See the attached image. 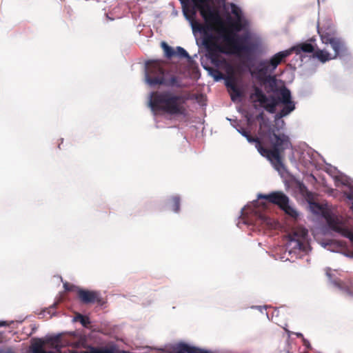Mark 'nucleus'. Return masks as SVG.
<instances>
[{
  "label": "nucleus",
  "instance_id": "1",
  "mask_svg": "<svg viewBox=\"0 0 353 353\" xmlns=\"http://www.w3.org/2000/svg\"><path fill=\"white\" fill-rule=\"evenodd\" d=\"M245 138L249 143H254L259 152L266 157L277 171L285 169L283 163L284 151L292 147L288 135L284 133L276 134L274 129H270L262 137V141L252 137L250 133Z\"/></svg>",
  "mask_w": 353,
  "mask_h": 353
},
{
  "label": "nucleus",
  "instance_id": "2",
  "mask_svg": "<svg viewBox=\"0 0 353 353\" xmlns=\"http://www.w3.org/2000/svg\"><path fill=\"white\" fill-rule=\"evenodd\" d=\"M186 99L170 90H157L151 92L150 107L155 114L170 116H185V103Z\"/></svg>",
  "mask_w": 353,
  "mask_h": 353
},
{
  "label": "nucleus",
  "instance_id": "3",
  "mask_svg": "<svg viewBox=\"0 0 353 353\" xmlns=\"http://www.w3.org/2000/svg\"><path fill=\"white\" fill-rule=\"evenodd\" d=\"M162 60H150L145 63V79L150 86L164 85L170 88L182 87L181 79L167 71Z\"/></svg>",
  "mask_w": 353,
  "mask_h": 353
},
{
  "label": "nucleus",
  "instance_id": "4",
  "mask_svg": "<svg viewBox=\"0 0 353 353\" xmlns=\"http://www.w3.org/2000/svg\"><path fill=\"white\" fill-rule=\"evenodd\" d=\"M221 37L230 52L241 56L243 54L248 59L256 50L257 46L254 43H245L246 37H239L230 29L220 30Z\"/></svg>",
  "mask_w": 353,
  "mask_h": 353
},
{
  "label": "nucleus",
  "instance_id": "5",
  "mask_svg": "<svg viewBox=\"0 0 353 353\" xmlns=\"http://www.w3.org/2000/svg\"><path fill=\"white\" fill-rule=\"evenodd\" d=\"M279 94V97L274 96L268 97L261 88L254 86V92L251 94V98H256V101L259 102L267 112L273 114L276 112V108L279 103L292 102L290 91L286 87L284 86L280 89Z\"/></svg>",
  "mask_w": 353,
  "mask_h": 353
},
{
  "label": "nucleus",
  "instance_id": "6",
  "mask_svg": "<svg viewBox=\"0 0 353 353\" xmlns=\"http://www.w3.org/2000/svg\"><path fill=\"white\" fill-rule=\"evenodd\" d=\"M192 26L193 31L198 30L203 33V44L208 50V57L211 61H212V59L216 58L219 56V52H228L225 50L227 48L226 46L223 47L219 45L217 43L218 38L212 33L208 32L207 28L205 26L195 21L192 23Z\"/></svg>",
  "mask_w": 353,
  "mask_h": 353
},
{
  "label": "nucleus",
  "instance_id": "7",
  "mask_svg": "<svg viewBox=\"0 0 353 353\" xmlns=\"http://www.w3.org/2000/svg\"><path fill=\"white\" fill-rule=\"evenodd\" d=\"M258 199H263L270 203L276 205L287 215L294 219H296L299 217V214L297 210L289 204V197L281 191L272 192L268 194H259Z\"/></svg>",
  "mask_w": 353,
  "mask_h": 353
},
{
  "label": "nucleus",
  "instance_id": "8",
  "mask_svg": "<svg viewBox=\"0 0 353 353\" xmlns=\"http://www.w3.org/2000/svg\"><path fill=\"white\" fill-rule=\"evenodd\" d=\"M308 232L304 228L297 227L289 234L290 245L293 249L307 252L309 247L307 242Z\"/></svg>",
  "mask_w": 353,
  "mask_h": 353
},
{
  "label": "nucleus",
  "instance_id": "9",
  "mask_svg": "<svg viewBox=\"0 0 353 353\" xmlns=\"http://www.w3.org/2000/svg\"><path fill=\"white\" fill-rule=\"evenodd\" d=\"M329 227L336 232L340 234L343 237L347 238L353 243V230L350 229L347 223L339 217L328 215L326 217Z\"/></svg>",
  "mask_w": 353,
  "mask_h": 353
},
{
  "label": "nucleus",
  "instance_id": "10",
  "mask_svg": "<svg viewBox=\"0 0 353 353\" xmlns=\"http://www.w3.org/2000/svg\"><path fill=\"white\" fill-rule=\"evenodd\" d=\"M228 76L224 77L225 80V86L232 91L230 94L231 99L235 101L236 98L241 96L240 89L238 88L236 82V77L234 76L233 68L230 66L227 70Z\"/></svg>",
  "mask_w": 353,
  "mask_h": 353
},
{
  "label": "nucleus",
  "instance_id": "11",
  "mask_svg": "<svg viewBox=\"0 0 353 353\" xmlns=\"http://www.w3.org/2000/svg\"><path fill=\"white\" fill-rule=\"evenodd\" d=\"M318 33L319 34L323 43L328 44L332 39L336 37V30L331 21L327 20L325 23L318 26Z\"/></svg>",
  "mask_w": 353,
  "mask_h": 353
},
{
  "label": "nucleus",
  "instance_id": "12",
  "mask_svg": "<svg viewBox=\"0 0 353 353\" xmlns=\"http://www.w3.org/2000/svg\"><path fill=\"white\" fill-rule=\"evenodd\" d=\"M60 341L61 339L59 336L48 339L46 341H43L41 339H37L32 344V350L33 353H52L50 352H47L43 349L44 345L48 344L55 348H58L59 347Z\"/></svg>",
  "mask_w": 353,
  "mask_h": 353
},
{
  "label": "nucleus",
  "instance_id": "13",
  "mask_svg": "<svg viewBox=\"0 0 353 353\" xmlns=\"http://www.w3.org/2000/svg\"><path fill=\"white\" fill-rule=\"evenodd\" d=\"M77 296L81 303L85 305L101 302L100 294L95 291L79 289L77 291Z\"/></svg>",
  "mask_w": 353,
  "mask_h": 353
},
{
  "label": "nucleus",
  "instance_id": "14",
  "mask_svg": "<svg viewBox=\"0 0 353 353\" xmlns=\"http://www.w3.org/2000/svg\"><path fill=\"white\" fill-rule=\"evenodd\" d=\"M170 353H211L209 351L204 350L203 349L190 346L186 343H179L176 346L174 347Z\"/></svg>",
  "mask_w": 353,
  "mask_h": 353
},
{
  "label": "nucleus",
  "instance_id": "15",
  "mask_svg": "<svg viewBox=\"0 0 353 353\" xmlns=\"http://www.w3.org/2000/svg\"><path fill=\"white\" fill-rule=\"evenodd\" d=\"M292 54V50H285L281 51L273 55L269 59V64L272 67V70H276L279 64L285 61V59Z\"/></svg>",
  "mask_w": 353,
  "mask_h": 353
},
{
  "label": "nucleus",
  "instance_id": "16",
  "mask_svg": "<svg viewBox=\"0 0 353 353\" xmlns=\"http://www.w3.org/2000/svg\"><path fill=\"white\" fill-rule=\"evenodd\" d=\"M256 74L259 78L261 80L268 77V73H272L274 70H272V67L269 64V60H262L258 63L256 69Z\"/></svg>",
  "mask_w": 353,
  "mask_h": 353
},
{
  "label": "nucleus",
  "instance_id": "17",
  "mask_svg": "<svg viewBox=\"0 0 353 353\" xmlns=\"http://www.w3.org/2000/svg\"><path fill=\"white\" fill-rule=\"evenodd\" d=\"M328 43L331 45L334 51V58L343 54L346 50L344 43L340 38L334 37Z\"/></svg>",
  "mask_w": 353,
  "mask_h": 353
},
{
  "label": "nucleus",
  "instance_id": "18",
  "mask_svg": "<svg viewBox=\"0 0 353 353\" xmlns=\"http://www.w3.org/2000/svg\"><path fill=\"white\" fill-rule=\"evenodd\" d=\"M289 50H292V52H295L299 54L301 52L312 53L314 51V47L310 43L304 42L299 43L292 48H290Z\"/></svg>",
  "mask_w": 353,
  "mask_h": 353
},
{
  "label": "nucleus",
  "instance_id": "19",
  "mask_svg": "<svg viewBox=\"0 0 353 353\" xmlns=\"http://www.w3.org/2000/svg\"><path fill=\"white\" fill-rule=\"evenodd\" d=\"M283 104V108L276 115V119H281L287 116L295 109V104L293 101Z\"/></svg>",
  "mask_w": 353,
  "mask_h": 353
},
{
  "label": "nucleus",
  "instance_id": "20",
  "mask_svg": "<svg viewBox=\"0 0 353 353\" xmlns=\"http://www.w3.org/2000/svg\"><path fill=\"white\" fill-rule=\"evenodd\" d=\"M255 224H259L263 227H272L273 221L270 218H269L265 214L259 213L256 214Z\"/></svg>",
  "mask_w": 353,
  "mask_h": 353
},
{
  "label": "nucleus",
  "instance_id": "21",
  "mask_svg": "<svg viewBox=\"0 0 353 353\" xmlns=\"http://www.w3.org/2000/svg\"><path fill=\"white\" fill-rule=\"evenodd\" d=\"M76 353H114L112 348L90 347L89 351H81Z\"/></svg>",
  "mask_w": 353,
  "mask_h": 353
},
{
  "label": "nucleus",
  "instance_id": "22",
  "mask_svg": "<svg viewBox=\"0 0 353 353\" xmlns=\"http://www.w3.org/2000/svg\"><path fill=\"white\" fill-rule=\"evenodd\" d=\"M314 57L318 58L323 63L332 59L330 54L327 52L321 50L315 51Z\"/></svg>",
  "mask_w": 353,
  "mask_h": 353
},
{
  "label": "nucleus",
  "instance_id": "23",
  "mask_svg": "<svg viewBox=\"0 0 353 353\" xmlns=\"http://www.w3.org/2000/svg\"><path fill=\"white\" fill-rule=\"evenodd\" d=\"M74 320L76 321H79L84 327H90L91 322L88 316H84L79 313L74 317Z\"/></svg>",
  "mask_w": 353,
  "mask_h": 353
},
{
  "label": "nucleus",
  "instance_id": "24",
  "mask_svg": "<svg viewBox=\"0 0 353 353\" xmlns=\"http://www.w3.org/2000/svg\"><path fill=\"white\" fill-rule=\"evenodd\" d=\"M161 47L164 51L165 57L170 59L175 56V50L168 46L165 42L161 43Z\"/></svg>",
  "mask_w": 353,
  "mask_h": 353
},
{
  "label": "nucleus",
  "instance_id": "25",
  "mask_svg": "<svg viewBox=\"0 0 353 353\" xmlns=\"http://www.w3.org/2000/svg\"><path fill=\"white\" fill-rule=\"evenodd\" d=\"M209 73L214 77L216 81H219L224 79L223 74L216 68L209 67L206 68Z\"/></svg>",
  "mask_w": 353,
  "mask_h": 353
},
{
  "label": "nucleus",
  "instance_id": "26",
  "mask_svg": "<svg viewBox=\"0 0 353 353\" xmlns=\"http://www.w3.org/2000/svg\"><path fill=\"white\" fill-rule=\"evenodd\" d=\"M171 208L174 212H178L180 210V198L177 196H174L171 198Z\"/></svg>",
  "mask_w": 353,
  "mask_h": 353
},
{
  "label": "nucleus",
  "instance_id": "27",
  "mask_svg": "<svg viewBox=\"0 0 353 353\" xmlns=\"http://www.w3.org/2000/svg\"><path fill=\"white\" fill-rule=\"evenodd\" d=\"M264 83H268L271 90H273L276 85V79L274 76L269 75L266 78L261 79Z\"/></svg>",
  "mask_w": 353,
  "mask_h": 353
},
{
  "label": "nucleus",
  "instance_id": "28",
  "mask_svg": "<svg viewBox=\"0 0 353 353\" xmlns=\"http://www.w3.org/2000/svg\"><path fill=\"white\" fill-rule=\"evenodd\" d=\"M175 56L179 57L180 58H188L190 59V57L189 54L187 52V51L183 48L182 47H177L175 50Z\"/></svg>",
  "mask_w": 353,
  "mask_h": 353
},
{
  "label": "nucleus",
  "instance_id": "29",
  "mask_svg": "<svg viewBox=\"0 0 353 353\" xmlns=\"http://www.w3.org/2000/svg\"><path fill=\"white\" fill-rule=\"evenodd\" d=\"M230 27L232 29L234 30L236 32L241 31L243 26L242 24L241 18H239V19H236L235 21L231 23Z\"/></svg>",
  "mask_w": 353,
  "mask_h": 353
},
{
  "label": "nucleus",
  "instance_id": "30",
  "mask_svg": "<svg viewBox=\"0 0 353 353\" xmlns=\"http://www.w3.org/2000/svg\"><path fill=\"white\" fill-rule=\"evenodd\" d=\"M231 12L236 19H239V18H241V9L234 3L231 4Z\"/></svg>",
  "mask_w": 353,
  "mask_h": 353
},
{
  "label": "nucleus",
  "instance_id": "31",
  "mask_svg": "<svg viewBox=\"0 0 353 353\" xmlns=\"http://www.w3.org/2000/svg\"><path fill=\"white\" fill-rule=\"evenodd\" d=\"M211 63L216 67H219L223 63H225V60L224 59H221L220 56H219L216 58L212 59Z\"/></svg>",
  "mask_w": 353,
  "mask_h": 353
},
{
  "label": "nucleus",
  "instance_id": "32",
  "mask_svg": "<svg viewBox=\"0 0 353 353\" xmlns=\"http://www.w3.org/2000/svg\"><path fill=\"white\" fill-rule=\"evenodd\" d=\"M238 132L242 134L243 137H247L248 134L250 133L249 131L246 130L243 127H240L239 128L237 129Z\"/></svg>",
  "mask_w": 353,
  "mask_h": 353
},
{
  "label": "nucleus",
  "instance_id": "33",
  "mask_svg": "<svg viewBox=\"0 0 353 353\" xmlns=\"http://www.w3.org/2000/svg\"><path fill=\"white\" fill-rule=\"evenodd\" d=\"M206 1L207 0H192V1L194 2V5L196 7H198V8H201V5L205 3L206 2Z\"/></svg>",
  "mask_w": 353,
  "mask_h": 353
},
{
  "label": "nucleus",
  "instance_id": "34",
  "mask_svg": "<svg viewBox=\"0 0 353 353\" xmlns=\"http://www.w3.org/2000/svg\"><path fill=\"white\" fill-rule=\"evenodd\" d=\"M0 353H14L12 347L0 348Z\"/></svg>",
  "mask_w": 353,
  "mask_h": 353
},
{
  "label": "nucleus",
  "instance_id": "35",
  "mask_svg": "<svg viewBox=\"0 0 353 353\" xmlns=\"http://www.w3.org/2000/svg\"><path fill=\"white\" fill-rule=\"evenodd\" d=\"M347 197L349 200L353 201V190L347 195Z\"/></svg>",
  "mask_w": 353,
  "mask_h": 353
},
{
  "label": "nucleus",
  "instance_id": "36",
  "mask_svg": "<svg viewBox=\"0 0 353 353\" xmlns=\"http://www.w3.org/2000/svg\"><path fill=\"white\" fill-rule=\"evenodd\" d=\"M63 286H64V288H65L66 290H70V288H69V284H68V283H65V284L63 285Z\"/></svg>",
  "mask_w": 353,
  "mask_h": 353
},
{
  "label": "nucleus",
  "instance_id": "37",
  "mask_svg": "<svg viewBox=\"0 0 353 353\" xmlns=\"http://www.w3.org/2000/svg\"><path fill=\"white\" fill-rule=\"evenodd\" d=\"M7 325V323L6 321H0V326H5Z\"/></svg>",
  "mask_w": 353,
  "mask_h": 353
},
{
  "label": "nucleus",
  "instance_id": "38",
  "mask_svg": "<svg viewBox=\"0 0 353 353\" xmlns=\"http://www.w3.org/2000/svg\"><path fill=\"white\" fill-rule=\"evenodd\" d=\"M201 13L202 16L205 18V15L204 11L201 10Z\"/></svg>",
  "mask_w": 353,
  "mask_h": 353
},
{
  "label": "nucleus",
  "instance_id": "39",
  "mask_svg": "<svg viewBox=\"0 0 353 353\" xmlns=\"http://www.w3.org/2000/svg\"><path fill=\"white\" fill-rule=\"evenodd\" d=\"M183 12H184L185 15L187 17V15H188V10H184Z\"/></svg>",
  "mask_w": 353,
  "mask_h": 353
},
{
  "label": "nucleus",
  "instance_id": "40",
  "mask_svg": "<svg viewBox=\"0 0 353 353\" xmlns=\"http://www.w3.org/2000/svg\"><path fill=\"white\" fill-rule=\"evenodd\" d=\"M191 14H192V15H194L195 14V11L194 10H191Z\"/></svg>",
  "mask_w": 353,
  "mask_h": 353
},
{
  "label": "nucleus",
  "instance_id": "41",
  "mask_svg": "<svg viewBox=\"0 0 353 353\" xmlns=\"http://www.w3.org/2000/svg\"><path fill=\"white\" fill-rule=\"evenodd\" d=\"M106 17H107L108 19H110V20H113V19H112V18L109 17V16H108V14L106 15Z\"/></svg>",
  "mask_w": 353,
  "mask_h": 353
},
{
  "label": "nucleus",
  "instance_id": "42",
  "mask_svg": "<svg viewBox=\"0 0 353 353\" xmlns=\"http://www.w3.org/2000/svg\"><path fill=\"white\" fill-rule=\"evenodd\" d=\"M123 353H127L126 352H123Z\"/></svg>",
  "mask_w": 353,
  "mask_h": 353
}]
</instances>
